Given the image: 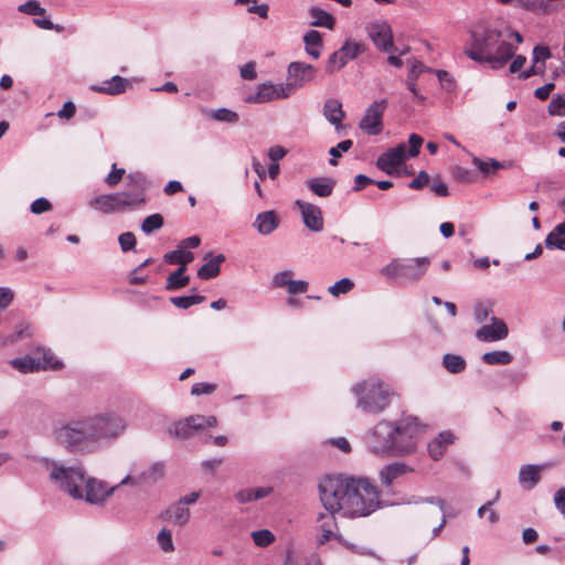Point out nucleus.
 Returning <instances> with one entry per match:
<instances>
[{
    "label": "nucleus",
    "mask_w": 565,
    "mask_h": 565,
    "mask_svg": "<svg viewBox=\"0 0 565 565\" xmlns=\"http://www.w3.org/2000/svg\"><path fill=\"white\" fill-rule=\"evenodd\" d=\"M239 75L243 79L253 81L257 77L255 62H247L239 70Z\"/></svg>",
    "instance_id": "nucleus-63"
},
{
    "label": "nucleus",
    "mask_w": 565,
    "mask_h": 565,
    "mask_svg": "<svg viewBox=\"0 0 565 565\" xmlns=\"http://www.w3.org/2000/svg\"><path fill=\"white\" fill-rule=\"evenodd\" d=\"M126 199H129V195H124L122 192L100 194L92 199L88 205L104 214L134 211L130 206L131 202Z\"/></svg>",
    "instance_id": "nucleus-10"
},
{
    "label": "nucleus",
    "mask_w": 565,
    "mask_h": 565,
    "mask_svg": "<svg viewBox=\"0 0 565 565\" xmlns=\"http://www.w3.org/2000/svg\"><path fill=\"white\" fill-rule=\"evenodd\" d=\"M253 225L259 234L269 235L278 227L279 220L274 211H264L256 216Z\"/></svg>",
    "instance_id": "nucleus-27"
},
{
    "label": "nucleus",
    "mask_w": 565,
    "mask_h": 565,
    "mask_svg": "<svg viewBox=\"0 0 565 565\" xmlns=\"http://www.w3.org/2000/svg\"><path fill=\"white\" fill-rule=\"evenodd\" d=\"M164 476V465L153 462L141 469L137 462L131 463L129 473L120 480L118 486L151 487L159 482Z\"/></svg>",
    "instance_id": "nucleus-8"
},
{
    "label": "nucleus",
    "mask_w": 565,
    "mask_h": 565,
    "mask_svg": "<svg viewBox=\"0 0 565 565\" xmlns=\"http://www.w3.org/2000/svg\"><path fill=\"white\" fill-rule=\"evenodd\" d=\"M354 287V282L350 278H342L329 287L328 291L338 297L341 294H348Z\"/></svg>",
    "instance_id": "nucleus-45"
},
{
    "label": "nucleus",
    "mask_w": 565,
    "mask_h": 565,
    "mask_svg": "<svg viewBox=\"0 0 565 565\" xmlns=\"http://www.w3.org/2000/svg\"><path fill=\"white\" fill-rule=\"evenodd\" d=\"M168 518L178 525H184L190 520V510L178 502L167 510Z\"/></svg>",
    "instance_id": "nucleus-38"
},
{
    "label": "nucleus",
    "mask_w": 565,
    "mask_h": 565,
    "mask_svg": "<svg viewBox=\"0 0 565 565\" xmlns=\"http://www.w3.org/2000/svg\"><path fill=\"white\" fill-rule=\"evenodd\" d=\"M322 114L324 118L334 126L338 132L343 129L342 120L345 118V113L340 100L335 98L327 99L323 105Z\"/></svg>",
    "instance_id": "nucleus-24"
},
{
    "label": "nucleus",
    "mask_w": 565,
    "mask_h": 565,
    "mask_svg": "<svg viewBox=\"0 0 565 565\" xmlns=\"http://www.w3.org/2000/svg\"><path fill=\"white\" fill-rule=\"evenodd\" d=\"M518 4L526 10H537L541 9L544 12H547V3H544L543 0H516Z\"/></svg>",
    "instance_id": "nucleus-59"
},
{
    "label": "nucleus",
    "mask_w": 565,
    "mask_h": 565,
    "mask_svg": "<svg viewBox=\"0 0 565 565\" xmlns=\"http://www.w3.org/2000/svg\"><path fill=\"white\" fill-rule=\"evenodd\" d=\"M204 300L205 297L201 295L175 296L170 298L171 303L179 309H188L194 305L202 303Z\"/></svg>",
    "instance_id": "nucleus-40"
},
{
    "label": "nucleus",
    "mask_w": 565,
    "mask_h": 565,
    "mask_svg": "<svg viewBox=\"0 0 565 565\" xmlns=\"http://www.w3.org/2000/svg\"><path fill=\"white\" fill-rule=\"evenodd\" d=\"M406 158V145L404 142L390 148L376 160V167L388 175L394 174V169L403 163Z\"/></svg>",
    "instance_id": "nucleus-19"
},
{
    "label": "nucleus",
    "mask_w": 565,
    "mask_h": 565,
    "mask_svg": "<svg viewBox=\"0 0 565 565\" xmlns=\"http://www.w3.org/2000/svg\"><path fill=\"white\" fill-rule=\"evenodd\" d=\"M423 142H424V139L419 135H417V134L409 135V138H408L409 149H408V152L406 153V156L407 154L409 157L418 156L419 149H420Z\"/></svg>",
    "instance_id": "nucleus-55"
},
{
    "label": "nucleus",
    "mask_w": 565,
    "mask_h": 565,
    "mask_svg": "<svg viewBox=\"0 0 565 565\" xmlns=\"http://www.w3.org/2000/svg\"><path fill=\"white\" fill-rule=\"evenodd\" d=\"M309 14L312 18L311 25L313 26H320V28H327L329 30H332L335 24L334 17L327 12L326 10L312 7L309 9Z\"/></svg>",
    "instance_id": "nucleus-34"
},
{
    "label": "nucleus",
    "mask_w": 565,
    "mask_h": 565,
    "mask_svg": "<svg viewBox=\"0 0 565 565\" xmlns=\"http://www.w3.org/2000/svg\"><path fill=\"white\" fill-rule=\"evenodd\" d=\"M224 260L225 256L223 254L212 257L198 269V276L204 280L215 278L220 274L221 264Z\"/></svg>",
    "instance_id": "nucleus-33"
},
{
    "label": "nucleus",
    "mask_w": 565,
    "mask_h": 565,
    "mask_svg": "<svg viewBox=\"0 0 565 565\" xmlns=\"http://www.w3.org/2000/svg\"><path fill=\"white\" fill-rule=\"evenodd\" d=\"M491 320V324H484L477 330V338L484 342L505 339L509 333L505 322L497 318H492Z\"/></svg>",
    "instance_id": "nucleus-22"
},
{
    "label": "nucleus",
    "mask_w": 565,
    "mask_h": 565,
    "mask_svg": "<svg viewBox=\"0 0 565 565\" xmlns=\"http://www.w3.org/2000/svg\"><path fill=\"white\" fill-rule=\"evenodd\" d=\"M356 398V407L372 415L383 413L391 404L393 392L376 379L361 381L352 386Z\"/></svg>",
    "instance_id": "nucleus-6"
},
{
    "label": "nucleus",
    "mask_w": 565,
    "mask_h": 565,
    "mask_svg": "<svg viewBox=\"0 0 565 565\" xmlns=\"http://www.w3.org/2000/svg\"><path fill=\"white\" fill-rule=\"evenodd\" d=\"M30 337H32V324L26 320H22L14 327L13 331L3 334L1 341L3 345H11Z\"/></svg>",
    "instance_id": "nucleus-30"
},
{
    "label": "nucleus",
    "mask_w": 565,
    "mask_h": 565,
    "mask_svg": "<svg viewBox=\"0 0 565 565\" xmlns=\"http://www.w3.org/2000/svg\"><path fill=\"white\" fill-rule=\"evenodd\" d=\"M52 209V204L51 202L45 199V198H39L36 200H34L31 205H30V211L33 213V214H42L44 212H47Z\"/></svg>",
    "instance_id": "nucleus-53"
},
{
    "label": "nucleus",
    "mask_w": 565,
    "mask_h": 565,
    "mask_svg": "<svg viewBox=\"0 0 565 565\" xmlns=\"http://www.w3.org/2000/svg\"><path fill=\"white\" fill-rule=\"evenodd\" d=\"M430 181V177L426 171H420L418 175L412 180L408 186L413 190H420L427 185Z\"/></svg>",
    "instance_id": "nucleus-62"
},
{
    "label": "nucleus",
    "mask_w": 565,
    "mask_h": 565,
    "mask_svg": "<svg viewBox=\"0 0 565 565\" xmlns=\"http://www.w3.org/2000/svg\"><path fill=\"white\" fill-rule=\"evenodd\" d=\"M408 503L420 504V503H429L435 504L439 508L440 512H445L446 502L439 497H414Z\"/></svg>",
    "instance_id": "nucleus-49"
},
{
    "label": "nucleus",
    "mask_w": 565,
    "mask_h": 565,
    "mask_svg": "<svg viewBox=\"0 0 565 565\" xmlns=\"http://www.w3.org/2000/svg\"><path fill=\"white\" fill-rule=\"evenodd\" d=\"M320 500L331 513L367 516L380 508V492L364 478H326L319 484Z\"/></svg>",
    "instance_id": "nucleus-2"
},
{
    "label": "nucleus",
    "mask_w": 565,
    "mask_h": 565,
    "mask_svg": "<svg viewBox=\"0 0 565 565\" xmlns=\"http://www.w3.org/2000/svg\"><path fill=\"white\" fill-rule=\"evenodd\" d=\"M367 34L380 51L393 53L397 50L393 42L392 29L387 22L371 23L367 28Z\"/></svg>",
    "instance_id": "nucleus-17"
},
{
    "label": "nucleus",
    "mask_w": 565,
    "mask_h": 565,
    "mask_svg": "<svg viewBox=\"0 0 565 565\" xmlns=\"http://www.w3.org/2000/svg\"><path fill=\"white\" fill-rule=\"evenodd\" d=\"M424 428L415 416L381 420L369 433V447L382 456H408L416 451Z\"/></svg>",
    "instance_id": "nucleus-3"
},
{
    "label": "nucleus",
    "mask_w": 565,
    "mask_h": 565,
    "mask_svg": "<svg viewBox=\"0 0 565 565\" xmlns=\"http://www.w3.org/2000/svg\"><path fill=\"white\" fill-rule=\"evenodd\" d=\"M295 205L298 207L305 226L316 233L323 230V215L321 209L312 203L302 200H296Z\"/></svg>",
    "instance_id": "nucleus-18"
},
{
    "label": "nucleus",
    "mask_w": 565,
    "mask_h": 565,
    "mask_svg": "<svg viewBox=\"0 0 565 565\" xmlns=\"http://www.w3.org/2000/svg\"><path fill=\"white\" fill-rule=\"evenodd\" d=\"M361 51V45L355 42H351L350 40L345 41V43L335 52H333L326 65V72L329 74H333L334 72L344 67L350 61L354 60Z\"/></svg>",
    "instance_id": "nucleus-15"
},
{
    "label": "nucleus",
    "mask_w": 565,
    "mask_h": 565,
    "mask_svg": "<svg viewBox=\"0 0 565 565\" xmlns=\"http://www.w3.org/2000/svg\"><path fill=\"white\" fill-rule=\"evenodd\" d=\"M292 270H282L277 273L273 278V285L278 288L288 287L291 281Z\"/></svg>",
    "instance_id": "nucleus-54"
},
{
    "label": "nucleus",
    "mask_w": 565,
    "mask_h": 565,
    "mask_svg": "<svg viewBox=\"0 0 565 565\" xmlns=\"http://www.w3.org/2000/svg\"><path fill=\"white\" fill-rule=\"evenodd\" d=\"M316 68L311 64L303 62H291L287 68L288 82L285 86L289 87L291 95L294 89L302 87L315 78Z\"/></svg>",
    "instance_id": "nucleus-16"
},
{
    "label": "nucleus",
    "mask_w": 565,
    "mask_h": 565,
    "mask_svg": "<svg viewBox=\"0 0 565 565\" xmlns=\"http://www.w3.org/2000/svg\"><path fill=\"white\" fill-rule=\"evenodd\" d=\"M118 242L122 252H129L136 246V236L132 232H125L119 235Z\"/></svg>",
    "instance_id": "nucleus-51"
},
{
    "label": "nucleus",
    "mask_w": 565,
    "mask_h": 565,
    "mask_svg": "<svg viewBox=\"0 0 565 565\" xmlns=\"http://www.w3.org/2000/svg\"><path fill=\"white\" fill-rule=\"evenodd\" d=\"M289 96V87L285 86V84L265 82L257 85L256 92L247 95L244 100L248 104H265L276 99L288 98Z\"/></svg>",
    "instance_id": "nucleus-13"
},
{
    "label": "nucleus",
    "mask_w": 565,
    "mask_h": 565,
    "mask_svg": "<svg viewBox=\"0 0 565 565\" xmlns=\"http://www.w3.org/2000/svg\"><path fill=\"white\" fill-rule=\"evenodd\" d=\"M252 6L247 8L248 13L257 14L262 19L268 18L269 6L267 3L257 4V0H253Z\"/></svg>",
    "instance_id": "nucleus-57"
},
{
    "label": "nucleus",
    "mask_w": 565,
    "mask_h": 565,
    "mask_svg": "<svg viewBox=\"0 0 565 565\" xmlns=\"http://www.w3.org/2000/svg\"><path fill=\"white\" fill-rule=\"evenodd\" d=\"M164 224L163 216L159 213L147 216L141 223V231L149 235L152 232L160 230Z\"/></svg>",
    "instance_id": "nucleus-41"
},
{
    "label": "nucleus",
    "mask_w": 565,
    "mask_h": 565,
    "mask_svg": "<svg viewBox=\"0 0 565 565\" xmlns=\"http://www.w3.org/2000/svg\"><path fill=\"white\" fill-rule=\"evenodd\" d=\"M550 467V463L543 465H523L519 470V483L524 490L534 489L541 481V472Z\"/></svg>",
    "instance_id": "nucleus-21"
},
{
    "label": "nucleus",
    "mask_w": 565,
    "mask_h": 565,
    "mask_svg": "<svg viewBox=\"0 0 565 565\" xmlns=\"http://www.w3.org/2000/svg\"><path fill=\"white\" fill-rule=\"evenodd\" d=\"M125 173H126V170L124 168H117L116 163H114L111 171L105 178V182L109 186H115L120 182V180L122 179Z\"/></svg>",
    "instance_id": "nucleus-52"
},
{
    "label": "nucleus",
    "mask_w": 565,
    "mask_h": 565,
    "mask_svg": "<svg viewBox=\"0 0 565 565\" xmlns=\"http://www.w3.org/2000/svg\"><path fill=\"white\" fill-rule=\"evenodd\" d=\"M83 499L89 504L94 505H104L106 500L114 494L117 488L120 486L116 484L113 487H108L102 480L96 478H88L85 476V481L83 483Z\"/></svg>",
    "instance_id": "nucleus-12"
},
{
    "label": "nucleus",
    "mask_w": 565,
    "mask_h": 565,
    "mask_svg": "<svg viewBox=\"0 0 565 565\" xmlns=\"http://www.w3.org/2000/svg\"><path fill=\"white\" fill-rule=\"evenodd\" d=\"M387 106L386 99L373 102L359 122L360 129L370 136H377L383 130V115Z\"/></svg>",
    "instance_id": "nucleus-11"
},
{
    "label": "nucleus",
    "mask_w": 565,
    "mask_h": 565,
    "mask_svg": "<svg viewBox=\"0 0 565 565\" xmlns=\"http://www.w3.org/2000/svg\"><path fill=\"white\" fill-rule=\"evenodd\" d=\"M194 254L192 252L184 250L180 247L178 249L164 254L163 260L169 265H179L186 269L188 264L193 262Z\"/></svg>",
    "instance_id": "nucleus-35"
},
{
    "label": "nucleus",
    "mask_w": 565,
    "mask_h": 565,
    "mask_svg": "<svg viewBox=\"0 0 565 565\" xmlns=\"http://www.w3.org/2000/svg\"><path fill=\"white\" fill-rule=\"evenodd\" d=\"M414 472V468L406 465L405 462L395 461L385 465L379 472L381 483L385 487H390L396 479Z\"/></svg>",
    "instance_id": "nucleus-23"
},
{
    "label": "nucleus",
    "mask_w": 565,
    "mask_h": 565,
    "mask_svg": "<svg viewBox=\"0 0 565 565\" xmlns=\"http://www.w3.org/2000/svg\"><path fill=\"white\" fill-rule=\"evenodd\" d=\"M127 427L124 416L108 411L56 420L50 439L70 454H92L115 443Z\"/></svg>",
    "instance_id": "nucleus-1"
},
{
    "label": "nucleus",
    "mask_w": 565,
    "mask_h": 565,
    "mask_svg": "<svg viewBox=\"0 0 565 565\" xmlns=\"http://www.w3.org/2000/svg\"><path fill=\"white\" fill-rule=\"evenodd\" d=\"M481 359L489 365H507L512 362L513 356L508 351L495 350L483 353Z\"/></svg>",
    "instance_id": "nucleus-39"
},
{
    "label": "nucleus",
    "mask_w": 565,
    "mask_h": 565,
    "mask_svg": "<svg viewBox=\"0 0 565 565\" xmlns=\"http://www.w3.org/2000/svg\"><path fill=\"white\" fill-rule=\"evenodd\" d=\"M10 364L21 373H33L40 370H47V361L44 363L32 356L17 358Z\"/></svg>",
    "instance_id": "nucleus-31"
},
{
    "label": "nucleus",
    "mask_w": 565,
    "mask_h": 565,
    "mask_svg": "<svg viewBox=\"0 0 565 565\" xmlns=\"http://www.w3.org/2000/svg\"><path fill=\"white\" fill-rule=\"evenodd\" d=\"M352 146H353V141L350 139H347V140L339 142L335 147H331L329 150V154L331 156V159L329 161L330 164L337 166L338 164L337 158H340L342 152L349 151L352 148Z\"/></svg>",
    "instance_id": "nucleus-46"
},
{
    "label": "nucleus",
    "mask_w": 565,
    "mask_h": 565,
    "mask_svg": "<svg viewBox=\"0 0 565 565\" xmlns=\"http://www.w3.org/2000/svg\"><path fill=\"white\" fill-rule=\"evenodd\" d=\"M431 191L435 192L436 195L445 198L449 195L447 184L440 179V177H435L431 180Z\"/></svg>",
    "instance_id": "nucleus-58"
},
{
    "label": "nucleus",
    "mask_w": 565,
    "mask_h": 565,
    "mask_svg": "<svg viewBox=\"0 0 565 565\" xmlns=\"http://www.w3.org/2000/svg\"><path fill=\"white\" fill-rule=\"evenodd\" d=\"M126 181L129 185V189L122 191V194L129 195V199L127 200L131 202L130 206L132 210H137L143 206L147 202L146 191L149 186L147 177L139 171L130 172L126 177Z\"/></svg>",
    "instance_id": "nucleus-14"
},
{
    "label": "nucleus",
    "mask_w": 565,
    "mask_h": 565,
    "mask_svg": "<svg viewBox=\"0 0 565 565\" xmlns=\"http://www.w3.org/2000/svg\"><path fill=\"white\" fill-rule=\"evenodd\" d=\"M545 247L550 250L565 252V221L555 227L545 237Z\"/></svg>",
    "instance_id": "nucleus-32"
},
{
    "label": "nucleus",
    "mask_w": 565,
    "mask_h": 565,
    "mask_svg": "<svg viewBox=\"0 0 565 565\" xmlns=\"http://www.w3.org/2000/svg\"><path fill=\"white\" fill-rule=\"evenodd\" d=\"M157 541H158L160 548L163 552L170 553V552L174 551L172 534H171L170 530L162 529L157 535Z\"/></svg>",
    "instance_id": "nucleus-47"
},
{
    "label": "nucleus",
    "mask_w": 565,
    "mask_h": 565,
    "mask_svg": "<svg viewBox=\"0 0 565 565\" xmlns=\"http://www.w3.org/2000/svg\"><path fill=\"white\" fill-rule=\"evenodd\" d=\"M330 514L328 515H324V514H320L319 518H318V521L321 522L319 529L321 531V535L320 537L318 539V544L319 545H323L326 544L328 541H330L332 537L335 539L337 541H339L340 543L344 544L345 546H348L350 550L354 551V545L353 544H350V543H347L342 535L339 534V533H335L333 530L338 527L337 525V522H335V518H334V513H331L329 512Z\"/></svg>",
    "instance_id": "nucleus-20"
},
{
    "label": "nucleus",
    "mask_w": 565,
    "mask_h": 565,
    "mask_svg": "<svg viewBox=\"0 0 565 565\" xmlns=\"http://www.w3.org/2000/svg\"><path fill=\"white\" fill-rule=\"evenodd\" d=\"M252 539L255 545L259 547H267L275 541V535L269 530H257L252 533Z\"/></svg>",
    "instance_id": "nucleus-44"
},
{
    "label": "nucleus",
    "mask_w": 565,
    "mask_h": 565,
    "mask_svg": "<svg viewBox=\"0 0 565 565\" xmlns=\"http://www.w3.org/2000/svg\"><path fill=\"white\" fill-rule=\"evenodd\" d=\"M129 86L130 84L127 78L115 75L102 84L90 85V89L106 95H118L125 93Z\"/></svg>",
    "instance_id": "nucleus-25"
},
{
    "label": "nucleus",
    "mask_w": 565,
    "mask_h": 565,
    "mask_svg": "<svg viewBox=\"0 0 565 565\" xmlns=\"http://www.w3.org/2000/svg\"><path fill=\"white\" fill-rule=\"evenodd\" d=\"M306 185L320 198H328L332 194L335 180L329 177L311 178L306 181Z\"/></svg>",
    "instance_id": "nucleus-28"
},
{
    "label": "nucleus",
    "mask_w": 565,
    "mask_h": 565,
    "mask_svg": "<svg viewBox=\"0 0 565 565\" xmlns=\"http://www.w3.org/2000/svg\"><path fill=\"white\" fill-rule=\"evenodd\" d=\"M303 42H305L306 46L321 47L322 38L318 31L310 30L303 35Z\"/></svg>",
    "instance_id": "nucleus-61"
},
{
    "label": "nucleus",
    "mask_w": 565,
    "mask_h": 565,
    "mask_svg": "<svg viewBox=\"0 0 565 565\" xmlns=\"http://www.w3.org/2000/svg\"><path fill=\"white\" fill-rule=\"evenodd\" d=\"M201 113L206 118L217 122L235 125L239 121V115L236 111L226 107L215 109L203 107L201 109Z\"/></svg>",
    "instance_id": "nucleus-26"
},
{
    "label": "nucleus",
    "mask_w": 565,
    "mask_h": 565,
    "mask_svg": "<svg viewBox=\"0 0 565 565\" xmlns=\"http://www.w3.org/2000/svg\"><path fill=\"white\" fill-rule=\"evenodd\" d=\"M468 33L465 54L477 63L489 64L492 70L505 66L518 50V46L507 41L503 29L478 23Z\"/></svg>",
    "instance_id": "nucleus-4"
},
{
    "label": "nucleus",
    "mask_w": 565,
    "mask_h": 565,
    "mask_svg": "<svg viewBox=\"0 0 565 565\" xmlns=\"http://www.w3.org/2000/svg\"><path fill=\"white\" fill-rule=\"evenodd\" d=\"M428 257L394 258L381 269V275L399 285L415 284L427 273Z\"/></svg>",
    "instance_id": "nucleus-7"
},
{
    "label": "nucleus",
    "mask_w": 565,
    "mask_h": 565,
    "mask_svg": "<svg viewBox=\"0 0 565 565\" xmlns=\"http://www.w3.org/2000/svg\"><path fill=\"white\" fill-rule=\"evenodd\" d=\"M217 419L215 416L191 415L184 419L175 422L170 428L169 434L180 439H186L195 434L203 431L206 428L216 426Z\"/></svg>",
    "instance_id": "nucleus-9"
},
{
    "label": "nucleus",
    "mask_w": 565,
    "mask_h": 565,
    "mask_svg": "<svg viewBox=\"0 0 565 565\" xmlns=\"http://www.w3.org/2000/svg\"><path fill=\"white\" fill-rule=\"evenodd\" d=\"M443 366L451 374H459L467 367L466 360L454 353H446L443 356Z\"/></svg>",
    "instance_id": "nucleus-37"
},
{
    "label": "nucleus",
    "mask_w": 565,
    "mask_h": 565,
    "mask_svg": "<svg viewBox=\"0 0 565 565\" xmlns=\"http://www.w3.org/2000/svg\"><path fill=\"white\" fill-rule=\"evenodd\" d=\"M40 463L49 472L50 481L75 500L83 499L85 470L82 466H65L57 460L41 458Z\"/></svg>",
    "instance_id": "nucleus-5"
},
{
    "label": "nucleus",
    "mask_w": 565,
    "mask_h": 565,
    "mask_svg": "<svg viewBox=\"0 0 565 565\" xmlns=\"http://www.w3.org/2000/svg\"><path fill=\"white\" fill-rule=\"evenodd\" d=\"M215 390H216V385L215 384L199 382V383H195V384L192 385L191 394L199 396V395H202V394H211Z\"/></svg>",
    "instance_id": "nucleus-56"
},
{
    "label": "nucleus",
    "mask_w": 565,
    "mask_h": 565,
    "mask_svg": "<svg viewBox=\"0 0 565 565\" xmlns=\"http://www.w3.org/2000/svg\"><path fill=\"white\" fill-rule=\"evenodd\" d=\"M548 113L553 116H565V94L556 95L551 99Z\"/></svg>",
    "instance_id": "nucleus-48"
},
{
    "label": "nucleus",
    "mask_w": 565,
    "mask_h": 565,
    "mask_svg": "<svg viewBox=\"0 0 565 565\" xmlns=\"http://www.w3.org/2000/svg\"><path fill=\"white\" fill-rule=\"evenodd\" d=\"M436 76H437L440 85L445 89H447L449 92L455 89L456 81L450 73H448L447 71H444V70H438V71H436Z\"/></svg>",
    "instance_id": "nucleus-50"
},
{
    "label": "nucleus",
    "mask_w": 565,
    "mask_h": 565,
    "mask_svg": "<svg viewBox=\"0 0 565 565\" xmlns=\"http://www.w3.org/2000/svg\"><path fill=\"white\" fill-rule=\"evenodd\" d=\"M76 113V106L73 102H65L63 107L56 113L60 119L70 120Z\"/></svg>",
    "instance_id": "nucleus-60"
},
{
    "label": "nucleus",
    "mask_w": 565,
    "mask_h": 565,
    "mask_svg": "<svg viewBox=\"0 0 565 565\" xmlns=\"http://www.w3.org/2000/svg\"><path fill=\"white\" fill-rule=\"evenodd\" d=\"M556 509L565 516V487L559 488L554 494Z\"/></svg>",
    "instance_id": "nucleus-64"
},
{
    "label": "nucleus",
    "mask_w": 565,
    "mask_h": 565,
    "mask_svg": "<svg viewBox=\"0 0 565 565\" xmlns=\"http://www.w3.org/2000/svg\"><path fill=\"white\" fill-rule=\"evenodd\" d=\"M454 443V435L450 431H441L434 440L428 444L429 456L434 460H439L447 447Z\"/></svg>",
    "instance_id": "nucleus-29"
},
{
    "label": "nucleus",
    "mask_w": 565,
    "mask_h": 565,
    "mask_svg": "<svg viewBox=\"0 0 565 565\" xmlns=\"http://www.w3.org/2000/svg\"><path fill=\"white\" fill-rule=\"evenodd\" d=\"M18 11L28 15H43L46 9L41 7L38 0H28L18 7Z\"/></svg>",
    "instance_id": "nucleus-43"
},
{
    "label": "nucleus",
    "mask_w": 565,
    "mask_h": 565,
    "mask_svg": "<svg viewBox=\"0 0 565 565\" xmlns=\"http://www.w3.org/2000/svg\"><path fill=\"white\" fill-rule=\"evenodd\" d=\"M190 277L185 275V268L179 267L175 271L167 277L166 290L174 291L184 288L189 285Z\"/></svg>",
    "instance_id": "nucleus-36"
},
{
    "label": "nucleus",
    "mask_w": 565,
    "mask_h": 565,
    "mask_svg": "<svg viewBox=\"0 0 565 565\" xmlns=\"http://www.w3.org/2000/svg\"><path fill=\"white\" fill-rule=\"evenodd\" d=\"M472 163L482 174H489L491 171H497L502 168L501 162L495 159L482 160L473 158Z\"/></svg>",
    "instance_id": "nucleus-42"
}]
</instances>
